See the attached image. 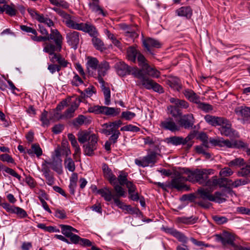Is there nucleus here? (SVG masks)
Instances as JSON below:
<instances>
[{
  "label": "nucleus",
  "mask_w": 250,
  "mask_h": 250,
  "mask_svg": "<svg viewBox=\"0 0 250 250\" xmlns=\"http://www.w3.org/2000/svg\"><path fill=\"white\" fill-rule=\"evenodd\" d=\"M89 142L88 143L90 146H92L93 148H97L98 137L95 134H92L90 135V138H89Z\"/></svg>",
  "instance_id": "obj_62"
},
{
  "label": "nucleus",
  "mask_w": 250,
  "mask_h": 250,
  "mask_svg": "<svg viewBox=\"0 0 250 250\" xmlns=\"http://www.w3.org/2000/svg\"><path fill=\"white\" fill-rule=\"evenodd\" d=\"M80 37V33L76 31H69L66 34L67 43L74 49L78 48Z\"/></svg>",
  "instance_id": "obj_11"
},
{
  "label": "nucleus",
  "mask_w": 250,
  "mask_h": 250,
  "mask_svg": "<svg viewBox=\"0 0 250 250\" xmlns=\"http://www.w3.org/2000/svg\"><path fill=\"white\" fill-rule=\"evenodd\" d=\"M167 111V114L171 115L175 118L180 117L182 115L181 110L179 109L175 104L168 106Z\"/></svg>",
  "instance_id": "obj_28"
},
{
  "label": "nucleus",
  "mask_w": 250,
  "mask_h": 250,
  "mask_svg": "<svg viewBox=\"0 0 250 250\" xmlns=\"http://www.w3.org/2000/svg\"><path fill=\"white\" fill-rule=\"evenodd\" d=\"M136 84L143 86L147 89H152L154 91L162 93L164 92L163 87L152 79H149L147 75L142 73L141 76L136 82Z\"/></svg>",
  "instance_id": "obj_6"
},
{
  "label": "nucleus",
  "mask_w": 250,
  "mask_h": 250,
  "mask_svg": "<svg viewBox=\"0 0 250 250\" xmlns=\"http://www.w3.org/2000/svg\"><path fill=\"white\" fill-rule=\"evenodd\" d=\"M42 165L51 166L52 169L58 173L61 174L62 173V160L61 158H52V161H44Z\"/></svg>",
  "instance_id": "obj_14"
},
{
  "label": "nucleus",
  "mask_w": 250,
  "mask_h": 250,
  "mask_svg": "<svg viewBox=\"0 0 250 250\" xmlns=\"http://www.w3.org/2000/svg\"><path fill=\"white\" fill-rule=\"evenodd\" d=\"M213 196L215 199V201L214 202L221 203L226 201V199L225 198L222 197L224 196L227 197L226 195L224 193L216 191L214 193Z\"/></svg>",
  "instance_id": "obj_45"
},
{
  "label": "nucleus",
  "mask_w": 250,
  "mask_h": 250,
  "mask_svg": "<svg viewBox=\"0 0 250 250\" xmlns=\"http://www.w3.org/2000/svg\"><path fill=\"white\" fill-rule=\"evenodd\" d=\"M169 101L175 104L179 109H187L189 107L188 103L184 100H181L175 98H170Z\"/></svg>",
  "instance_id": "obj_26"
},
{
  "label": "nucleus",
  "mask_w": 250,
  "mask_h": 250,
  "mask_svg": "<svg viewBox=\"0 0 250 250\" xmlns=\"http://www.w3.org/2000/svg\"><path fill=\"white\" fill-rule=\"evenodd\" d=\"M78 174L76 173H73L70 179V184L69 188L70 193L74 195L75 192V188L77 186Z\"/></svg>",
  "instance_id": "obj_32"
},
{
  "label": "nucleus",
  "mask_w": 250,
  "mask_h": 250,
  "mask_svg": "<svg viewBox=\"0 0 250 250\" xmlns=\"http://www.w3.org/2000/svg\"><path fill=\"white\" fill-rule=\"evenodd\" d=\"M27 12L32 17V18L35 19L38 21L40 19V17H41L42 16V15H41L39 13H38L37 11H36L33 8H28Z\"/></svg>",
  "instance_id": "obj_60"
},
{
  "label": "nucleus",
  "mask_w": 250,
  "mask_h": 250,
  "mask_svg": "<svg viewBox=\"0 0 250 250\" xmlns=\"http://www.w3.org/2000/svg\"><path fill=\"white\" fill-rule=\"evenodd\" d=\"M228 165L229 167H241L245 165V163L244 160L243 158H236L235 159L230 161Z\"/></svg>",
  "instance_id": "obj_44"
},
{
  "label": "nucleus",
  "mask_w": 250,
  "mask_h": 250,
  "mask_svg": "<svg viewBox=\"0 0 250 250\" xmlns=\"http://www.w3.org/2000/svg\"><path fill=\"white\" fill-rule=\"evenodd\" d=\"M26 153L31 156H33L35 154L39 157L42 154V151L39 144H34L32 145L30 149L27 150Z\"/></svg>",
  "instance_id": "obj_27"
},
{
  "label": "nucleus",
  "mask_w": 250,
  "mask_h": 250,
  "mask_svg": "<svg viewBox=\"0 0 250 250\" xmlns=\"http://www.w3.org/2000/svg\"><path fill=\"white\" fill-rule=\"evenodd\" d=\"M127 174L123 171L120 172V175L117 178V181H118L119 184L121 186H124L129 182L127 179Z\"/></svg>",
  "instance_id": "obj_43"
},
{
  "label": "nucleus",
  "mask_w": 250,
  "mask_h": 250,
  "mask_svg": "<svg viewBox=\"0 0 250 250\" xmlns=\"http://www.w3.org/2000/svg\"><path fill=\"white\" fill-rule=\"evenodd\" d=\"M13 213L16 214L20 218H25L27 216L26 212L22 208L15 207L13 208Z\"/></svg>",
  "instance_id": "obj_49"
},
{
  "label": "nucleus",
  "mask_w": 250,
  "mask_h": 250,
  "mask_svg": "<svg viewBox=\"0 0 250 250\" xmlns=\"http://www.w3.org/2000/svg\"><path fill=\"white\" fill-rule=\"evenodd\" d=\"M114 67L117 73L120 76L132 75L139 80L143 73L142 70H139L137 66H130L124 62H117Z\"/></svg>",
  "instance_id": "obj_3"
},
{
  "label": "nucleus",
  "mask_w": 250,
  "mask_h": 250,
  "mask_svg": "<svg viewBox=\"0 0 250 250\" xmlns=\"http://www.w3.org/2000/svg\"><path fill=\"white\" fill-rule=\"evenodd\" d=\"M99 82L102 84L101 88L104 97V104L108 105L110 104V90L108 87L105 86L103 78L101 79Z\"/></svg>",
  "instance_id": "obj_23"
},
{
  "label": "nucleus",
  "mask_w": 250,
  "mask_h": 250,
  "mask_svg": "<svg viewBox=\"0 0 250 250\" xmlns=\"http://www.w3.org/2000/svg\"><path fill=\"white\" fill-rule=\"evenodd\" d=\"M215 238L217 241L221 242L223 245L228 244L231 246L233 248L235 245L234 243V237L232 234L229 233H225L223 236L216 234Z\"/></svg>",
  "instance_id": "obj_15"
},
{
  "label": "nucleus",
  "mask_w": 250,
  "mask_h": 250,
  "mask_svg": "<svg viewBox=\"0 0 250 250\" xmlns=\"http://www.w3.org/2000/svg\"><path fill=\"white\" fill-rule=\"evenodd\" d=\"M187 181H188V176L184 177L181 173H178L172 178L167 186L169 188L176 189L178 191H188L189 188L185 184Z\"/></svg>",
  "instance_id": "obj_8"
},
{
  "label": "nucleus",
  "mask_w": 250,
  "mask_h": 250,
  "mask_svg": "<svg viewBox=\"0 0 250 250\" xmlns=\"http://www.w3.org/2000/svg\"><path fill=\"white\" fill-rule=\"evenodd\" d=\"M211 169H196L191 171L188 168H183V173L188 176V181L209 187L208 183L210 181L208 175L211 174Z\"/></svg>",
  "instance_id": "obj_2"
},
{
  "label": "nucleus",
  "mask_w": 250,
  "mask_h": 250,
  "mask_svg": "<svg viewBox=\"0 0 250 250\" xmlns=\"http://www.w3.org/2000/svg\"><path fill=\"white\" fill-rule=\"evenodd\" d=\"M89 123V120H87L85 116L80 115L73 121L72 124L75 126H78L83 125V124H88Z\"/></svg>",
  "instance_id": "obj_40"
},
{
  "label": "nucleus",
  "mask_w": 250,
  "mask_h": 250,
  "mask_svg": "<svg viewBox=\"0 0 250 250\" xmlns=\"http://www.w3.org/2000/svg\"><path fill=\"white\" fill-rule=\"evenodd\" d=\"M55 36L50 40L54 41L55 44L47 43L43 48V51L49 55L53 54L55 52H59L62 48L63 38L59 31H55Z\"/></svg>",
  "instance_id": "obj_5"
},
{
  "label": "nucleus",
  "mask_w": 250,
  "mask_h": 250,
  "mask_svg": "<svg viewBox=\"0 0 250 250\" xmlns=\"http://www.w3.org/2000/svg\"><path fill=\"white\" fill-rule=\"evenodd\" d=\"M113 186V188L116 192V194L114 195V197H120L125 196V191L122 188V186L117 183V180L114 184H111Z\"/></svg>",
  "instance_id": "obj_36"
},
{
  "label": "nucleus",
  "mask_w": 250,
  "mask_h": 250,
  "mask_svg": "<svg viewBox=\"0 0 250 250\" xmlns=\"http://www.w3.org/2000/svg\"><path fill=\"white\" fill-rule=\"evenodd\" d=\"M136 116V114L131 111H126L122 113L121 118L126 120H131Z\"/></svg>",
  "instance_id": "obj_53"
},
{
  "label": "nucleus",
  "mask_w": 250,
  "mask_h": 250,
  "mask_svg": "<svg viewBox=\"0 0 250 250\" xmlns=\"http://www.w3.org/2000/svg\"><path fill=\"white\" fill-rule=\"evenodd\" d=\"M47 116L48 112L44 110L40 117V120L42 123V126H48L49 125V120L47 118Z\"/></svg>",
  "instance_id": "obj_52"
},
{
  "label": "nucleus",
  "mask_w": 250,
  "mask_h": 250,
  "mask_svg": "<svg viewBox=\"0 0 250 250\" xmlns=\"http://www.w3.org/2000/svg\"><path fill=\"white\" fill-rule=\"evenodd\" d=\"M157 153L154 151H151L146 156L144 157L146 166L150 164L154 165L157 162Z\"/></svg>",
  "instance_id": "obj_35"
},
{
  "label": "nucleus",
  "mask_w": 250,
  "mask_h": 250,
  "mask_svg": "<svg viewBox=\"0 0 250 250\" xmlns=\"http://www.w3.org/2000/svg\"><path fill=\"white\" fill-rule=\"evenodd\" d=\"M108 128V129L102 128L101 130V132L106 136H108L111 134H113L116 131H119L118 130L116 129L113 126H109V128Z\"/></svg>",
  "instance_id": "obj_64"
},
{
  "label": "nucleus",
  "mask_w": 250,
  "mask_h": 250,
  "mask_svg": "<svg viewBox=\"0 0 250 250\" xmlns=\"http://www.w3.org/2000/svg\"><path fill=\"white\" fill-rule=\"evenodd\" d=\"M64 167L70 172H74L75 170L74 162L70 157H67L64 162Z\"/></svg>",
  "instance_id": "obj_42"
},
{
  "label": "nucleus",
  "mask_w": 250,
  "mask_h": 250,
  "mask_svg": "<svg viewBox=\"0 0 250 250\" xmlns=\"http://www.w3.org/2000/svg\"><path fill=\"white\" fill-rule=\"evenodd\" d=\"M169 86L177 91H180L182 88L181 80L177 77L171 78L169 80Z\"/></svg>",
  "instance_id": "obj_37"
},
{
  "label": "nucleus",
  "mask_w": 250,
  "mask_h": 250,
  "mask_svg": "<svg viewBox=\"0 0 250 250\" xmlns=\"http://www.w3.org/2000/svg\"><path fill=\"white\" fill-rule=\"evenodd\" d=\"M78 140L80 143L83 144L90 137V133L87 131H83L78 132Z\"/></svg>",
  "instance_id": "obj_41"
},
{
  "label": "nucleus",
  "mask_w": 250,
  "mask_h": 250,
  "mask_svg": "<svg viewBox=\"0 0 250 250\" xmlns=\"http://www.w3.org/2000/svg\"><path fill=\"white\" fill-rule=\"evenodd\" d=\"M41 171L43 173L46 181V183L50 186H51L54 183V174L50 169L49 167L45 165H42Z\"/></svg>",
  "instance_id": "obj_18"
},
{
  "label": "nucleus",
  "mask_w": 250,
  "mask_h": 250,
  "mask_svg": "<svg viewBox=\"0 0 250 250\" xmlns=\"http://www.w3.org/2000/svg\"><path fill=\"white\" fill-rule=\"evenodd\" d=\"M83 147L85 154L88 156L92 155L93 154L94 151L97 148L92 147V146H90L88 144L84 145Z\"/></svg>",
  "instance_id": "obj_61"
},
{
  "label": "nucleus",
  "mask_w": 250,
  "mask_h": 250,
  "mask_svg": "<svg viewBox=\"0 0 250 250\" xmlns=\"http://www.w3.org/2000/svg\"><path fill=\"white\" fill-rule=\"evenodd\" d=\"M143 45L147 51L150 54H152L151 48H160L161 44L160 42L152 38H148L143 41Z\"/></svg>",
  "instance_id": "obj_19"
},
{
  "label": "nucleus",
  "mask_w": 250,
  "mask_h": 250,
  "mask_svg": "<svg viewBox=\"0 0 250 250\" xmlns=\"http://www.w3.org/2000/svg\"><path fill=\"white\" fill-rule=\"evenodd\" d=\"M92 37V42L96 49L101 52L105 50L106 47L104 46L103 42L100 39L98 38L97 36H94Z\"/></svg>",
  "instance_id": "obj_33"
},
{
  "label": "nucleus",
  "mask_w": 250,
  "mask_h": 250,
  "mask_svg": "<svg viewBox=\"0 0 250 250\" xmlns=\"http://www.w3.org/2000/svg\"><path fill=\"white\" fill-rule=\"evenodd\" d=\"M212 219L218 225H222L226 223L228 221V219L224 216L219 215H214L212 216Z\"/></svg>",
  "instance_id": "obj_56"
},
{
  "label": "nucleus",
  "mask_w": 250,
  "mask_h": 250,
  "mask_svg": "<svg viewBox=\"0 0 250 250\" xmlns=\"http://www.w3.org/2000/svg\"><path fill=\"white\" fill-rule=\"evenodd\" d=\"M197 107L206 112H208L213 109V107L211 105L208 104L202 103L201 101L197 104Z\"/></svg>",
  "instance_id": "obj_46"
},
{
  "label": "nucleus",
  "mask_w": 250,
  "mask_h": 250,
  "mask_svg": "<svg viewBox=\"0 0 250 250\" xmlns=\"http://www.w3.org/2000/svg\"><path fill=\"white\" fill-rule=\"evenodd\" d=\"M102 168L104 177L108 180L110 184H114L117 180V178L112 173L111 169L109 168L108 165L106 164H104Z\"/></svg>",
  "instance_id": "obj_21"
},
{
  "label": "nucleus",
  "mask_w": 250,
  "mask_h": 250,
  "mask_svg": "<svg viewBox=\"0 0 250 250\" xmlns=\"http://www.w3.org/2000/svg\"><path fill=\"white\" fill-rule=\"evenodd\" d=\"M60 227L61 228L62 233L67 237H69L72 234V232H71L70 226L65 225H60Z\"/></svg>",
  "instance_id": "obj_47"
},
{
  "label": "nucleus",
  "mask_w": 250,
  "mask_h": 250,
  "mask_svg": "<svg viewBox=\"0 0 250 250\" xmlns=\"http://www.w3.org/2000/svg\"><path fill=\"white\" fill-rule=\"evenodd\" d=\"M223 146L228 148H242L246 146V144L241 140L226 139L224 140Z\"/></svg>",
  "instance_id": "obj_17"
},
{
  "label": "nucleus",
  "mask_w": 250,
  "mask_h": 250,
  "mask_svg": "<svg viewBox=\"0 0 250 250\" xmlns=\"http://www.w3.org/2000/svg\"><path fill=\"white\" fill-rule=\"evenodd\" d=\"M250 181L248 179H237L233 182V188H237L239 186L245 185L250 183Z\"/></svg>",
  "instance_id": "obj_63"
},
{
  "label": "nucleus",
  "mask_w": 250,
  "mask_h": 250,
  "mask_svg": "<svg viewBox=\"0 0 250 250\" xmlns=\"http://www.w3.org/2000/svg\"><path fill=\"white\" fill-rule=\"evenodd\" d=\"M180 127H184L185 129L192 128L195 123V119L192 114H187L180 117L178 121Z\"/></svg>",
  "instance_id": "obj_13"
},
{
  "label": "nucleus",
  "mask_w": 250,
  "mask_h": 250,
  "mask_svg": "<svg viewBox=\"0 0 250 250\" xmlns=\"http://www.w3.org/2000/svg\"><path fill=\"white\" fill-rule=\"evenodd\" d=\"M110 69V66L109 63L105 61H103L100 63H99L97 69L98 70V78L100 81L103 77L104 76L107 71Z\"/></svg>",
  "instance_id": "obj_20"
},
{
  "label": "nucleus",
  "mask_w": 250,
  "mask_h": 250,
  "mask_svg": "<svg viewBox=\"0 0 250 250\" xmlns=\"http://www.w3.org/2000/svg\"><path fill=\"white\" fill-rule=\"evenodd\" d=\"M103 107L98 105L90 106L88 108V112L96 114H103Z\"/></svg>",
  "instance_id": "obj_48"
},
{
  "label": "nucleus",
  "mask_w": 250,
  "mask_h": 250,
  "mask_svg": "<svg viewBox=\"0 0 250 250\" xmlns=\"http://www.w3.org/2000/svg\"><path fill=\"white\" fill-rule=\"evenodd\" d=\"M99 63V62L97 58L88 57L86 62V67L88 71H89V68H91L92 70H96Z\"/></svg>",
  "instance_id": "obj_38"
},
{
  "label": "nucleus",
  "mask_w": 250,
  "mask_h": 250,
  "mask_svg": "<svg viewBox=\"0 0 250 250\" xmlns=\"http://www.w3.org/2000/svg\"><path fill=\"white\" fill-rule=\"evenodd\" d=\"M235 112L238 116L244 118L250 117V107L246 106H239L235 109Z\"/></svg>",
  "instance_id": "obj_25"
},
{
  "label": "nucleus",
  "mask_w": 250,
  "mask_h": 250,
  "mask_svg": "<svg viewBox=\"0 0 250 250\" xmlns=\"http://www.w3.org/2000/svg\"><path fill=\"white\" fill-rule=\"evenodd\" d=\"M173 236L176 237L180 242L186 243L188 241V238L182 233L176 230L173 233Z\"/></svg>",
  "instance_id": "obj_55"
},
{
  "label": "nucleus",
  "mask_w": 250,
  "mask_h": 250,
  "mask_svg": "<svg viewBox=\"0 0 250 250\" xmlns=\"http://www.w3.org/2000/svg\"><path fill=\"white\" fill-rule=\"evenodd\" d=\"M97 193L104 198L107 202H110L114 198L111 189L106 187L97 190Z\"/></svg>",
  "instance_id": "obj_22"
},
{
  "label": "nucleus",
  "mask_w": 250,
  "mask_h": 250,
  "mask_svg": "<svg viewBox=\"0 0 250 250\" xmlns=\"http://www.w3.org/2000/svg\"><path fill=\"white\" fill-rule=\"evenodd\" d=\"M39 21L46 24L49 27H51L54 25V23L52 20L47 17H44L43 15H42L41 17H40V19Z\"/></svg>",
  "instance_id": "obj_57"
},
{
  "label": "nucleus",
  "mask_w": 250,
  "mask_h": 250,
  "mask_svg": "<svg viewBox=\"0 0 250 250\" xmlns=\"http://www.w3.org/2000/svg\"><path fill=\"white\" fill-rule=\"evenodd\" d=\"M227 178L225 177H221L218 178L217 176H213L211 179L208 185L210 188L216 187L218 186L220 188H227Z\"/></svg>",
  "instance_id": "obj_16"
},
{
  "label": "nucleus",
  "mask_w": 250,
  "mask_h": 250,
  "mask_svg": "<svg viewBox=\"0 0 250 250\" xmlns=\"http://www.w3.org/2000/svg\"><path fill=\"white\" fill-rule=\"evenodd\" d=\"M212 190L208 188H199L197 190V193L199 195V198H201L203 201H196L195 204L203 208H208L211 206V203L205 200H207L212 202L215 201L214 196L211 194Z\"/></svg>",
  "instance_id": "obj_7"
},
{
  "label": "nucleus",
  "mask_w": 250,
  "mask_h": 250,
  "mask_svg": "<svg viewBox=\"0 0 250 250\" xmlns=\"http://www.w3.org/2000/svg\"><path fill=\"white\" fill-rule=\"evenodd\" d=\"M79 104L76 101L73 102L69 108H68L63 114V117L66 119H70L74 117L75 111L78 108Z\"/></svg>",
  "instance_id": "obj_31"
},
{
  "label": "nucleus",
  "mask_w": 250,
  "mask_h": 250,
  "mask_svg": "<svg viewBox=\"0 0 250 250\" xmlns=\"http://www.w3.org/2000/svg\"><path fill=\"white\" fill-rule=\"evenodd\" d=\"M39 31L43 36H31V39L35 42H41L42 41H49L50 39H53L55 36V31H59L57 29H51V33L48 34V31L42 25L39 24Z\"/></svg>",
  "instance_id": "obj_9"
},
{
  "label": "nucleus",
  "mask_w": 250,
  "mask_h": 250,
  "mask_svg": "<svg viewBox=\"0 0 250 250\" xmlns=\"http://www.w3.org/2000/svg\"><path fill=\"white\" fill-rule=\"evenodd\" d=\"M120 112V108L110 107L104 106L103 114L107 116H115L118 115Z\"/></svg>",
  "instance_id": "obj_34"
},
{
  "label": "nucleus",
  "mask_w": 250,
  "mask_h": 250,
  "mask_svg": "<svg viewBox=\"0 0 250 250\" xmlns=\"http://www.w3.org/2000/svg\"><path fill=\"white\" fill-rule=\"evenodd\" d=\"M52 9L63 18V22L65 23L68 27L83 31L88 33L91 37L97 35L98 32L95 27L92 24L88 23H77L71 19V16L69 14L66 13L64 11L56 7H54Z\"/></svg>",
  "instance_id": "obj_1"
},
{
  "label": "nucleus",
  "mask_w": 250,
  "mask_h": 250,
  "mask_svg": "<svg viewBox=\"0 0 250 250\" xmlns=\"http://www.w3.org/2000/svg\"><path fill=\"white\" fill-rule=\"evenodd\" d=\"M20 29L22 31L25 32L26 33H32L33 35V36H36V35H38L37 32L35 29L31 28L30 27L27 26L26 25H21Z\"/></svg>",
  "instance_id": "obj_59"
},
{
  "label": "nucleus",
  "mask_w": 250,
  "mask_h": 250,
  "mask_svg": "<svg viewBox=\"0 0 250 250\" xmlns=\"http://www.w3.org/2000/svg\"><path fill=\"white\" fill-rule=\"evenodd\" d=\"M233 173V171L228 167H224L220 171L219 175L221 177H226L231 175Z\"/></svg>",
  "instance_id": "obj_54"
},
{
  "label": "nucleus",
  "mask_w": 250,
  "mask_h": 250,
  "mask_svg": "<svg viewBox=\"0 0 250 250\" xmlns=\"http://www.w3.org/2000/svg\"><path fill=\"white\" fill-rule=\"evenodd\" d=\"M219 130L222 135L231 139H236L239 137L238 132L231 127V124L228 120L223 126L219 128Z\"/></svg>",
  "instance_id": "obj_10"
},
{
  "label": "nucleus",
  "mask_w": 250,
  "mask_h": 250,
  "mask_svg": "<svg viewBox=\"0 0 250 250\" xmlns=\"http://www.w3.org/2000/svg\"><path fill=\"white\" fill-rule=\"evenodd\" d=\"M126 53L127 59L135 62L136 58L140 52L135 47L131 46L127 48Z\"/></svg>",
  "instance_id": "obj_29"
},
{
  "label": "nucleus",
  "mask_w": 250,
  "mask_h": 250,
  "mask_svg": "<svg viewBox=\"0 0 250 250\" xmlns=\"http://www.w3.org/2000/svg\"><path fill=\"white\" fill-rule=\"evenodd\" d=\"M89 6L93 12L102 14L104 16H106V14L99 5V0L93 1L92 2L89 3Z\"/></svg>",
  "instance_id": "obj_30"
},
{
  "label": "nucleus",
  "mask_w": 250,
  "mask_h": 250,
  "mask_svg": "<svg viewBox=\"0 0 250 250\" xmlns=\"http://www.w3.org/2000/svg\"><path fill=\"white\" fill-rule=\"evenodd\" d=\"M178 16L190 19L192 15V10L190 6H183L176 11Z\"/></svg>",
  "instance_id": "obj_24"
},
{
  "label": "nucleus",
  "mask_w": 250,
  "mask_h": 250,
  "mask_svg": "<svg viewBox=\"0 0 250 250\" xmlns=\"http://www.w3.org/2000/svg\"><path fill=\"white\" fill-rule=\"evenodd\" d=\"M5 11L7 14L10 16H14L16 15V9L9 5L4 4Z\"/></svg>",
  "instance_id": "obj_58"
},
{
  "label": "nucleus",
  "mask_w": 250,
  "mask_h": 250,
  "mask_svg": "<svg viewBox=\"0 0 250 250\" xmlns=\"http://www.w3.org/2000/svg\"><path fill=\"white\" fill-rule=\"evenodd\" d=\"M140 130V128L131 124L125 125L121 128V131H131L133 132H138Z\"/></svg>",
  "instance_id": "obj_51"
},
{
  "label": "nucleus",
  "mask_w": 250,
  "mask_h": 250,
  "mask_svg": "<svg viewBox=\"0 0 250 250\" xmlns=\"http://www.w3.org/2000/svg\"><path fill=\"white\" fill-rule=\"evenodd\" d=\"M138 65L141 67L139 70H142V72L146 76H149L153 78H158L160 72L155 68L151 67L147 63L145 57L140 53L137 56Z\"/></svg>",
  "instance_id": "obj_4"
},
{
  "label": "nucleus",
  "mask_w": 250,
  "mask_h": 250,
  "mask_svg": "<svg viewBox=\"0 0 250 250\" xmlns=\"http://www.w3.org/2000/svg\"><path fill=\"white\" fill-rule=\"evenodd\" d=\"M239 176L247 177L250 176V164H247L245 167H243L238 172Z\"/></svg>",
  "instance_id": "obj_50"
},
{
  "label": "nucleus",
  "mask_w": 250,
  "mask_h": 250,
  "mask_svg": "<svg viewBox=\"0 0 250 250\" xmlns=\"http://www.w3.org/2000/svg\"><path fill=\"white\" fill-rule=\"evenodd\" d=\"M160 126L165 130L171 132L178 131L180 130V126L176 124L173 118L169 117L162 121L160 124Z\"/></svg>",
  "instance_id": "obj_12"
},
{
  "label": "nucleus",
  "mask_w": 250,
  "mask_h": 250,
  "mask_svg": "<svg viewBox=\"0 0 250 250\" xmlns=\"http://www.w3.org/2000/svg\"><path fill=\"white\" fill-rule=\"evenodd\" d=\"M167 139L168 143L174 146L186 144L184 138L182 137L175 136L168 138Z\"/></svg>",
  "instance_id": "obj_39"
}]
</instances>
